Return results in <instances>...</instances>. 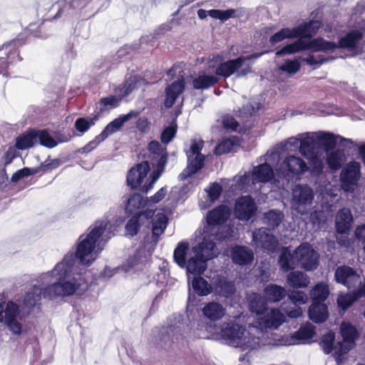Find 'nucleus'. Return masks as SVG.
Returning a JSON list of instances; mask_svg holds the SVG:
<instances>
[{"instance_id":"obj_1","label":"nucleus","mask_w":365,"mask_h":365,"mask_svg":"<svg viewBox=\"0 0 365 365\" xmlns=\"http://www.w3.org/2000/svg\"><path fill=\"white\" fill-rule=\"evenodd\" d=\"M53 275L58 277V281L48 285L44 289L33 286L25 294L24 304L32 309L41 305V297L53 299L57 297L68 296V259L65 255L63 261L58 263L52 271Z\"/></svg>"},{"instance_id":"obj_2","label":"nucleus","mask_w":365,"mask_h":365,"mask_svg":"<svg viewBox=\"0 0 365 365\" xmlns=\"http://www.w3.org/2000/svg\"><path fill=\"white\" fill-rule=\"evenodd\" d=\"M108 226H110L108 220H96L88 227V233L79 237L75 256L81 265L88 267L94 262L103 250L99 247L100 242L110 237L105 235Z\"/></svg>"},{"instance_id":"obj_3","label":"nucleus","mask_w":365,"mask_h":365,"mask_svg":"<svg viewBox=\"0 0 365 365\" xmlns=\"http://www.w3.org/2000/svg\"><path fill=\"white\" fill-rule=\"evenodd\" d=\"M174 262L180 268L186 269L187 273L193 275H201L207 269V259L199 246H195L190 250L189 243L180 242L178 244L173 252Z\"/></svg>"},{"instance_id":"obj_4","label":"nucleus","mask_w":365,"mask_h":365,"mask_svg":"<svg viewBox=\"0 0 365 365\" xmlns=\"http://www.w3.org/2000/svg\"><path fill=\"white\" fill-rule=\"evenodd\" d=\"M261 54L252 53L248 56H240L236 58L224 61L222 54L213 56L214 64L210 65V68L214 71L217 77L227 79L235 74L237 78L246 76L252 72L251 64H245L247 61L256 59Z\"/></svg>"},{"instance_id":"obj_5","label":"nucleus","mask_w":365,"mask_h":365,"mask_svg":"<svg viewBox=\"0 0 365 365\" xmlns=\"http://www.w3.org/2000/svg\"><path fill=\"white\" fill-rule=\"evenodd\" d=\"M25 43L24 35L19 34L15 39L4 45V56H0V74L7 75L11 65L22 61L19 47Z\"/></svg>"},{"instance_id":"obj_6","label":"nucleus","mask_w":365,"mask_h":365,"mask_svg":"<svg viewBox=\"0 0 365 365\" xmlns=\"http://www.w3.org/2000/svg\"><path fill=\"white\" fill-rule=\"evenodd\" d=\"M280 170L284 178L289 181L299 178L309 170V167L302 158L288 155L281 164Z\"/></svg>"},{"instance_id":"obj_7","label":"nucleus","mask_w":365,"mask_h":365,"mask_svg":"<svg viewBox=\"0 0 365 365\" xmlns=\"http://www.w3.org/2000/svg\"><path fill=\"white\" fill-rule=\"evenodd\" d=\"M155 210L146 209L143 212H138L135 215H130V217L125 225V236L133 237L138 235L140 227H150L151 220L154 217Z\"/></svg>"},{"instance_id":"obj_8","label":"nucleus","mask_w":365,"mask_h":365,"mask_svg":"<svg viewBox=\"0 0 365 365\" xmlns=\"http://www.w3.org/2000/svg\"><path fill=\"white\" fill-rule=\"evenodd\" d=\"M257 211V206L250 195H242L236 200L234 212L238 220L248 221L255 216Z\"/></svg>"},{"instance_id":"obj_9","label":"nucleus","mask_w":365,"mask_h":365,"mask_svg":"<svg viewBox=\"0 0 365 365\" xmlns=\"http://www.w3.org/2000/svg\"><path fill=\"white\" fill-rule=\"evenodd\" d=\"M363 38V31L358 29L351 30L335 43L336 48L346 49L354 52V54H359L362 52V47L359 46V43Z\"/></svg>"},{"instance_id":"obj_10","label":"nucleus","mask_w":365,"mask_h":365,"mask_svg":"<svg viewBox=\"0 0 365 365\" xmlns=\"http://www.w3.org/2000/svg\"><path fill=\"white\" fill-rule=\"evenodd\" d=\"M298 264L307 271H312L319 265V257L315 250L306 245H299L294 250Z\"/></svg>"},{"instance_id":"obj_11","label":"nucleus","mask_w":365,"mask_h":365,"mask_svg":"<svg viewBox=\"0 0 365 365\" xmlns=\"http://www.w3.org/2000/svg\"><path fill=\"white\" fill-rule=\"evenodd\" d=\"M76 269L74 268L71 262L70 261V296L78 295L81 296L85 294L89 287V284L85 277L86 269H80L79 272H76Z\"/></svg>"},{"instance_id":"obj_12","label":"nucleus","mask_w":365,"mask_h":365,"mask_svg":"<svg viewBox=\"0 0 365 365\" xmlns=\"http://www.w3.org/2000/svg\"><path fill=\"white\" fill-rule=\"evenodd\" d=\"M139 115L140 111L136 110H131L125 115H120L104 128L101 133L97 135V140H100L101 142L105 140L110 135L118 131L125 123L133 118L138 117Z\"/></svg>"},{"instance_id":"obj_13","label":"nucleus","mask_w":365,"mask_h":365,"mask_svg":"<svg viewBox=\"0 0 365 365\" xmlns=\"http://www.w3.org/2000/svg\"><path fill=\"white\" fill-rule=\"evenodd\" d=\"M150 169L148 161H143L131 168L127 174L128 185L132 189H137L140 187Z\"/></svg>"},{"instance_id":"obj_14","label":"nucleus","mask_w":365,"mask_h":365,"mask_svg":"<svg viewBox=\"0 0 365 365\" xmlns=\"http://www.w3.org/2000/svg\"><path fill=\"white\" fill-rule=\"evenodd\" d=\"M231 216V209L225 204L216 206L207 213L206 221L210 226L224 225Z\"/></svg>"},{"instance_id":"obj_15","label":"nucleus","mask_w":365,"mask_h":365,"mask_svg":"<svg viewBox=\"0 0 365 365\" xmlns=\"http://www.w3.org/2000/svg\"><path fill=\"white\" fill-rule=\"evenodd\" d=\"M316 138L317 145L322 147L327 152L333 150L336 147L337 144V138H340L343 146L353 145L354 143L351 139L336 136L329 132H317L316 133Z\"/></svg>"},{"instance_id":"obj_16","label":"nucleus","mask_w":365,"mask_h":365,"mask_svg":"<svg viewBox=\"0 0 365 365\" xmlns=\"http://www.w3.org/2000/svg\"><path fill=\"white\" fill-rule=\"evenodd\" d=\"M253 240L262 249L272 252L276 250L279 244L277 237L264 227H261L253 233Z\"/></svg>"},{"instance_id":"obj_17","label":"nucleus","mask_w":365,"mask_h":365,"mask_svg":"<svg viewBox=\"0 0 365 365\" xmlns=\"http://www.w3.org/2000/svg\"><path fill=\"white\" fill-rule=\"evenodd\" d=\"M230 258L234 264L246 266L252 263L255 256L250 247L236 245L231 248Z\"/></svg>"},{"instance_id":"obj_18","label":"nucleus","mask_w":365,"mask_h":365,"mask_svg":"<svg viewBox=\"0 0 365 365\" xmlns=\"http://www.w3.org/2000/svg\"><path fill=\"white\" fill-rule=\"evenodd\" d=\"M361 175V165L359 162L351 161L342 170L341 180L344 186L349 187L355 185L359 180Z\"/></svg>"},{"instance_id":"obj_19","label":"nucleus","mask_w":365,"mask_h":365,"mask_svg":"<svg viewBox=\"0 0 365 365\" xmlns=\"http://www.w3.org/2000/svg\"><path fill=\"white\" fill-rule=\"evenodd\" d=\"M245 329L240 324L235 322H228L222 329L221 334L222 337L232 344L238 346L241 342L244 335Z\"/></svg>"},{"instance_id":"obj_20","label":"nucleus","mask_w":365,"mask_h":365,"mask_svg":"<svg viewBox=\"0 0 365 365\" xmlns=\"http://www.w3.org/2000/svg\"><path fill=\"white\" fill-rule=\"evenodd\" d=\"M353 217L348 208L340 209L335 217V228L338 234L348 233L351 227Z\"/></svg>"},{"instance_id":"obj_21","label":"nucleus","mask_w":365,"mask_h":365,"mask_svg":"<svg viewBox=\"0 0 365 365\" xmlns=\"http://www.w3.org/2000/svg\"><path fill=\"white\" fill-rule=\"evenodd\" d=\"M187 165L179 175L180 180H185L200 171L205 165V155H195L187 157Z\"/></svg>"},{"instance_id":"obj_22","label":"nucleus","mask_w":365,"mask_h":365,"mask_svg":"<svg viewBox=\"0 0 365 365\" xmlns=\"http://www.w3.org/2000/svg\"><path fill=\"white\" fill-rule=\"evenodd\" d=\"M321 26L319 21H310L307 23L302 24L292 28L294 38L299 39L312 38L314 36Z\"/></svg>"},{"instance_id":"obj_23","label":"nucleus","mask_w":365,"mask_h":365,"mask_svg":"<svg viewBox=\"0 0 365 365\" xmlns=\"http://www.w3.org/2000/svg\"><path fill=\"white\" fill-rule=\"evenodd\" d=\"M185 89V81L183 79L173 82L165 88V98L164 100V106L166 108H170L175 104L178 96Z\"/></svg>"},{"instance_id":"obj_24","label":"nucleus","mask_w":365,"mask_h":365,"mask_svg":"<svg viewBox=\"0 0 365 365\" xmlns=\"http://www.w3.org/2000/svg\"><path fill=\"white\" fill-rule=\"evenodd\" d=\"M314 199L313 190L308 185H298L293 192V200L297 209L312 203Z\"/></svg>"},{"instance_id":"obj_25","label":"nucleus","mask_w":365,"mask_h":365,"mask_svg":"<svg viewBox=\"0 0 365 365\" xmlns=\"http://www.w3.org/2000/svg\"><path fill=\"white\" fill-rule=\"evenodd\" d=\"M334 277L336 282L350 287L351 284L359 278V276L352 267L344 265L336 268Z\"/></svg>"},{"instance_id":"obj_26","label":"nucleus","mask_w":365,"mask_h":365,"mask_svg":"<svg viewBox=\"0 0 365 365\" xmlns=\"http://www.w3.org/2000/svg\"><path fill=\"white\" fill-rule=\"evenodd\" d=\"M278 263L283 272L293 270L298 266L296 255L294 252L292 253L289 247H282L278 258Z\"/></svg>"},{"instance_id":"obj_27","label":"nucleus","mask_w":365,"mask_h":365,"mask_svg":"<svg viewBox=\"0 0 365 365\" xmlns=\"http://www.w3.org/2000/svg\"><path fill=\"white\" fill-rule=\"evenodd\" d=\"M308 314L309 319L314 323L324 322L329 317L328 307L324 303L312 302Z\"/></svg>"},{"instance_id":"obj_28","label":"nucleus","mask_w":365,"mask_h":365,"mask_svg":"<svg viewBox=\"0 0 365 365\" xmlns=\"http://www.w3.org/2000/svg\"><path fill=\"white\" fill-rule=\"evenodd\" d=\"M203 315L212 322L221 319L225 314V309L223 306L216 302L207 303L202 309Z\"/></svg>"},{"instance_id":"obj_29","label":"nucleus","mask_w":365,"mask_h":365,"mask_svg":"<svg viewBox=\"0 0 365 365\" xmlns=\"http://www.w3.org/2000/svg\"><path fill=\"white\" fill-rule=\"evenodd\" d=\"M249 309L257 315L264 314L268 309V302L264 296L258 293H252L249 296Z\"/></svg>"},{"instance_id":"obj_30","label":"nucleus","mask_w":365,"mask_h":365,"mask_svg":"<svg viewBox=\"0 0 365 365\" xmlns=\"http://www.w3.org/2000/svg\"><path fill=\"white\" fill-rule=\"evenodd\" d=\"M263 294L267 302H279L286 297L287 291L284 287L271 283L264 287Z\"/></svg>"},{"instance_id":"obj_31","label":"nucleus","mask_w":365,"mask_h":365,"mask_svg":"<svg viewBox=\"0 0 365 365\" xmlns=\"http://www.w3.org/2000/svg\"><path fill=\"white\" fill-rule=\"evenodd\" d=\"M215 285L218 294L225 298L232 297L236 292L235 282L222 276L216 278Z\"/></svg>"},{"instance_id":"obj_32","label":"nucleus","mask_w":365,"mask_h":365,"mask_svg":"<svg viewBox=\"0 0 365 365\" xmlns=\"http://www.w3.org/2000/svg\"><path fill=\"white\" fill-rule=\"evenodd\" d=\"M304 51L314 52L328 51L336 48L335 42L328 41L322 37L314 38L308 42L304 41Z\"/></svg>"},{"instance_id":"obj_33","label":"nucleus","mask_w":365,"mask_h":365,"mask_svg":"<svg viewBox=\"0 0 365 365\" xmlns=\"http://www.w3.org/2000/svg\"><path fill=\"white\" fill-rule=\"evenodd\" d=\"M316 133H307L300 140L299 151L305 157L316 154L317 148Z\"/></svg>"},{"instance_id":"obj_34","label":"nucleus","mask_w":365,"mask_h":365,"mask_svg":"<svg viewBox=\"0 0 365 365\" xmlns=\"http://www.w3.org/2000/svg\"><path fill=\"white\" fill-rule=\"evenodd\" d=\"M36 129H29L16 137L15 147L21 150L31 148L36 143Z\"/></svg>"},{"instance_id":"obj_35","label":"nucleus","mask_w":365,"mask_h":365,"mask_svg":"<svg viewBox=\"0 0 365 365\" xmlns=\"http://www.w3.org/2000/svg\"><path fill=\"white\" fill-rule=\"evenodd\" d=\"M220 78L217 75L199 74L192 80V86L195 89H208L219 83Z\"/></svg>"},{"instance_id":"obj_36","label":"nucleus","mask_w":365,"mask_h":365,"mask_svg":"<svg viewBox=\"0 0 365 365\" xmlns=\"http://www.w3.org/2000/svg\"><path fill=\"white\" fill-rule=\"evenodd\" d=\"M287 284L294 289L306 288L310 281L309 277L300 271L290 272L287 275Z\"/></svg>"},{"instance_id":"obj_37","label":"nucleus","mask_w":365,"mask_h":365,"mask_svg":"<svg viewBox=\"0 0 365 365\" xmlns=\"http://www.w3.org/2000/svg\"><path fill=\"white\" fill-rule=\"evenodd\" d=\"M146 205L144 197L138 193H134L130 195L127 201L125 206V212L127 215H135L138 212H143L141 210Z\"/></svg>"},{"instance_id":"obj_38","label":"nucleus","mask_w":365,"mask_h":365,"mask_svg":"<svg viewBox=\"0 0 365 365\" xmlns=\"http://www.w3.org/2000/svg\"><path fill=\"white\" fill-rule=\"evenodd\" d=\"M253 177L258 182H267L274 179V173L271 165L264 163L255 168Z\"/></svg>"},{"instance_id":"obj_39","label":"nucleus","mask_w":365,"mask_h":365,"mask_svg":"<svg viewBox=\"0 0 365 365\" xmlns=\"http://www.w3.org/2000/svg\"><path fill=\"white\" fill-rule=\"evenodd\" d=\"M46 19H43L41 23H30L25 29L24 32L27 37L46 38L49 35L47 29L43 27V24Z\"/></svg>"},{"instance_id":"obj_40","label":"nucleus","mask_w":365,"mask_h":365,"mask_svg":"<svg viewBox=\"0 0 365 365\" xmlns=\"http://www.w3.org/2000/svg\"><path fill=\"white\" fill-rule=\"evenodd\" d=\"M151 220L153 235L158 237L164 233L168 224V217L164 213L158 212Z\"/></svg>"},{"instance_id":"obj_41","label":"nucleus","mask_w":365,"mask_h":365,"mask_svg":"<svg viewBox=\"0 0 365 365\" xmlns=\"http://www.w3.org/2000/svg\"><path fill=\"white\" fill-rule=\"evenodd\" d=\"M145 79L138 75H132L127 78L118 88L123 97H126L138 88L140 82Z\"/></svg>"},{"instance_id":"obj_42","label":"nucleus","mask_w":365,"mask_h":365,"mask_svg":"<svg viewBox=\"0 0 365 365\" xmlns=\"http://www.w3.org/2000/svg\"><path fill=\"white\" fill-rule=\"evenodd\" d=\"M192 287L195 293L200 297L207 296L212 292V285L200 275L193 278Z\"/></svg>"},{"instance_id":"obj_43","label":"nucleus","mask_w":365,"mask_h":365,"mask_svg":"<svg viewBox=\"0 0 365 365\" xmlns=\"http://www.w3.org/2000/svg\"><path fill=\"white\" fill-rule=\"evenodd\" d=\"M340 332L342 341L348 344H354L356 339L359 337L357 329L349 322H343L341 324Z\"/></svg>"},{"instance_id":"obj_44","label":"nucleus","mask_w":365,"mask_h":365,"mask_svg":"<svg viewBox=\"0 0 365 365\" xmlns=\"http://www.w3.org/2000/svg\"><path fill=\"white\" fill-rule=\"evenodd\" d=\"M329 295V287L324 283L317 284L310 291L312 302L324 303Z\"/></svg>"},{"instance_id":"obj_45","label":"nucleus","mask_w":365,"mask_h":365,"mask_svg":"<svg viewBox=\"0 0 365 365\" xmlns=\"http://www.w3.org/2000/svg\"><path fill=\"white\" fill-rule=\"evenodd\" d=\"M284 322V316L277 308L272 309L264 317V323L267 327L278 328Z\"/></svg>"},{"instance_id":"obj_46","label":"nucleus","mask_w":365,"mask_h":365,"mask_svg":"<svg viewBox=\"0 0 365 365\" xmlns=\"http://www.w3.org/2000/svg\"><path fill=\"white\" fill-rule=\"evenodd\" d=\"M284 218L282 212L277 210H270L264 215V221L272 230L281 224Z\"/></svg>"},{"instance_id":"obj_47","label":"nucleus","mask_w":365,"mask_h":365,"mask_svg":"<svg viewBox=\"0 0 365 365\" xmlns=\"http://www.w3.org/2000/svg\"><path fill=\"white\" fill-rule=\"evenodd\" d=\"M304 51V41L298 39L294 43L287 44L276 52L277 56H283L287 54H293Z\"/></svg>"},{"instance_id":"obj_48","label":"nucleus","mask_w":365,"mask_h":365,"mask_svg":"<svg viewBox=\"0 0 365 365\" xmlns=\"http://www.w3.org/2000/svg\"><path fill=\"white\" fill-rule=\"evenodd\" d=\"M36 143L46 148H53L57 145V141L49 134L47 130H36Z\"/></svg>"},{"instance_id":"obj_49","label":"nucleus","mask_w":365,"mask_h":365,"mask_svg":"<svg viewBox=\"0 0 365 365\" xmlns=\"http://www.w3.org/2000/svg\"><path fill=\"white\" fill-rule=\"evenodd\" d=\"M287 38H294L292 29L290 28H283L280 29L278 32L271 36L269 39V43L272 46H274L278 43H280Z\"/></svg>"},{"instance_id":"obj_50","label":"nucleus","mask_w":365,"mask_h":365,"mask_svg":"<svg viewBox=\"0 0 365 365\" xmlns=\"http://www.w3.org/2000/svg\"><path fill=\"white\" fill-rule=\"evenodd\" d=\"M343 153L339 150L330 153L327 158V163L333 170H337L341 167Z\"/></svg>"},{"instance_id":"obj_51","label":"nucleus","mask_w":365,"mask_h":365,"mask_svg":"<svg viewBox=\"0 0 365 365\" xmlns=\"http://www.w3.org/2000/svg\"><path fill=\"white\" fill-rule=\"evenodd\" d=\"M309 158L310 164V173L312 176L319 177L323 173L324 164L322 160L314 154L313 155L308 156Z\"/></svg>"},{"instance_id":"obj_52","label":"nucleus","mask_w":365,"mask_h":365,"mask_svg":"<svg viewBox=\"0 0 365 365\" xmlns=\"http://www.w3.org/2000/svg\"><path fill=\"white\" fill-rule=\"evenodd\" d=\"M335 334L334 332H329L324 334L322 339V346L325 354H329L334 350V346Z\"/></svg>"},{"instance_id":"obj_53","label":"nucleus","mask_w":365,"mask_h":365,"mask_svg":"<svg viewBox=\"0 0 365 365\" xmlns=\"http://www.w3.org/2000/svg\"><path fill=\"white\" fill-rule=\"evenodd\" d=\"M301 68V64L297 59L287 60L284 64L280 66L279 69L288 74H295Z\"/></svg>"},{"instance_id":"obj_54","label":"nucleus","mask_w":365,"mask_h":365,"mask_svg":"<svg viewBox=\"0 0 365 365\" xmlns=\"http://www.w3.org/2000/svg\"><path fill=\"white\" fill-rule=\"evenodd\" d=\"M359 298L356 297L355 292H354L353 295H340L337 299V304L340 309L345 311Z\"/></svg>"},{"instance_id":"obj_55","label":"nucleus","mask_w":365,"mask_h":365,"mask_svg":"<svg viewBox=\"0 0 365 365\" xmlns=\"http://www.w3.org/2000/svg\"><path fill=\"white\" fill-rule=\"evenodd\" d=\"M94 125L93 119L79 118L74 124V127L81 133H84L89 130V128Z\"/></svg>"},{"instance_id":"obj_56","label":"nucleus","mask_w":365,"mask_h":365,"mask_svg":"<svg viewBox=\"0 0 365 365\" xmlns=\"http://www.w3.org/2000/svg\"><path fill=\"white\" fill-rule=\"evenodd\" d=\"M177 133V125H170L166 127L160 135V140L163 144H168L175 136Z\"/></svg>"},{"instance_id":"obj_57","label":"nucleus","mask_w":365,"mask_h":365,"mask_svg":"<svg viewBox=\"0 0 365 365\" xmlns=\"http://www.w3.org/2000/svg\"><path fill=\"white\" fill-rule=\"evenodd\" d=\"M222 124L227 130L237 131L240 127L239 123L230 115H226L222 117Z\"/></svg>"},{"instance_id":"obj_58","label":"nucleus","mask_w":365,"mask_h":365,"mask_svg":"<svg viewBox=\"0 0 365 365\" xmlns=\"http://www.w3.org/2000/svg\"><path fill=\"white\" fill-rule=\"evenodd\" d=\"M119 99L116 98L115 96H109L108 97L102 98L100 101V110L101 112H103L107 109V106H110L111 108H116L118 106Z\"/></svg>"},{"instance_id":"obj_59","label":"nucleus","mask_w":365,"mask_h":365,"mask_svg":"<svg viewBox=\"0 0 365 365\" xmlns=\"http://www.w3.org/2000/svg\"><path fill=\"white\" fill-rule=\"evenodd\" d=\"M204 147V141L203 140H193L191 142V145L190 147V150L186 151L187 157L194 156V155H204L202 154L201 151Z\"/></svg>"},{"instance_id":"obj_60","label":"nucleus","mask_w":365,"mask_h":365,"mask_svg":"<svg viewBox=\"0 0 365 365\" xmlns=\"http://www.w3.org/2000/svg\"><path fill=\"white\" fill-rule=\"evenodd\" d=\"M5 320L16 319L19 308L14 302H9L5 309Z\"/></svg>"},{"instance_id":"obj_61","label":"nucleus","mask_w":365,"mask_h":365,"mask_svg":"<svg viewBox=\"0 0 365 365\" xmlns=\"http://www.w3.org/2000/svg\"><path fill=\"white\" fill-rule=\"evenodd\" d=\"M314 334V332L312 328L304 327L299 328V329L294 334V337L299 340L310 339L313 337Z\"/></svg>"},{"instance_id":"obj_62","label":"nucleus","mask_w":365,"mask_h":365,"mask_svg":"<svg viewBox=\"0 0 365 365\" xmlns=\"http://www.w3.org/2000/svg\"><path fill=\"white\" fill-rule=\"evenodd\" d=\"M136 129L142 134H145L150 130V122L146 116L138 118L135 122Z\"/></svg>"},{"instance_id":"obj_63","label":"nucleus","mask_w":365,"mask_h":365,"mask_svg":"<svg viewBox=\"0 0 365 365\" xmlns=\"http://www.w3.org/2000/svg\"><path fill=\"white\" fill-rule=\"evenodd\" d=\"M222 192V187L218 182H213L209 187L207 190V194L210 200L211 201H215L217 200Z\"/></svg>"},{"instance_id":"obj_64","label":"nucleus","mask_w":365,"mask_h":365,"mask_svg":"<svg viewBox=\"0 0 365 365\" xmlns=\"http://www.w3.org/2000/svg\"><path fill=\"white\" fill-rule=\"evenodd\" d=\"M289 298L294 304H304L307 300V295L302 291H293L289 294Z\"/></svg>"}]
</instances>
